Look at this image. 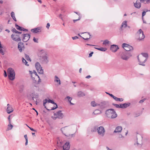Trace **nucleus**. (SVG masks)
<instances>
[{"instance_id": "f257e3e1", "label": "nucleus", "mask_w": 150, "mask_h": 150, "mask_svg": "<svg viewBox=\"0 0 150 150\" xmlns=\"http://www.w3.org/2000/svg\"><path fill=\"white\" fill-rule=\"evenodd\" d=\"M40 59L41 63L43 64H47L49 61L48 57L46 53L43 50H41L39 52Z\"/></svg>"}, {"instance_id": "f03ea898", "label": "nucleus", "mask_w": 150, "mask_h": 150, "mask_svg": "<svg viewBox=\"0 0 150 150\" xmlns=\"http://www.w3.org/2000/svg\"><path fill=\"white\" fill-rule=\"evenodd\" d=\"M36 88V86H33L31 87L30 89L31 91L30 96L32 97V99L35 102L37 105V100H38L39 96L37 93L35 94L34 93V91Z\"/></svg>"}, {"instance_id": "7ed1b4c3", "label": "nucleus", "mask_w": 150, "mask_h": 150, "mask_svg": "<svg viewBox=\"0 0 150 150\" xmlns=\"http://www.w3.org/2000/svg\"><path fill=\"white\" fill-rule=\"evenodd\" d=\"M8 77L11 80H14L15 78V74L13 69L10 68L8 69Z\"/></svg>"}, {"instance_id": "20e7f679", "label": "nucleus", "mask_w": 150, "mask_h": 150, "mask_svg": "<svg viewBox=\"0 0 150 150\" xmlns=\"http://www.w3.org/2000/svg\"><path fill=\"white\" fill-rule=\"evenodd\" d=\"M145 38L143 32L141 29H139L136 33V38L139 41L143 40Z\"/></svg>"}, {"instance_id": "39448f33", "label": "nucleus", "mask_w": 150, "mask_h": 150, "mask_svg": "<svg viewBox=\"0 0 150 150\" xmlns=\"http://www.w3.org/2000/svg\"><path fill=\"white\" fill-rule=\"evenodd\" d=\"M105 130L103 127H98L97 132L98 135L100 137H103L105 135Z\"/></svg>"}, {"instance_id": "423d86ee", "label": "nucleus", "mask_w": 150, "mask_h": 150, "mask_svg": "<svg viewBox=\"0 0 150 150\" xmlns=\"http://www.w3.org/2000/svg\"><path fill=\"white\" fill-rule=\"evenodd\" d=\"M137 57L138 59L139 62V64L143 66H145V64H144V63H145L146 61L147 58H145L141 56L139 57L138 56Z\"/></svg>"}, {"instance_id": "0eeeda50", "label": "nucleus", "mask_w": 150, "mask_h": 150, "mask_svg": "<svg viewBox=\"0 0 150 150\" xmlns=\"http://www.w3.org/2000/svg\"><path fill=\"white\" fill-rule=\"evenodd\" d=\"M35 67L38 72L40 74L43 73V70L41 67L40 64L38 62H37L35 64Z\"/></svg>"}, {"instance_id": "6e6552de", "label": "nucleus", "mask_w": 150, "mask_h": 150, "mask_svg": "<svg viewBox=\"0 0 150 150\" xmlns=\"http://www.w3.org/2000/svg\"><path fill=\"white\" fill-rule=\"evenodd\" d=\"M61 112L62 111L61 110H59L56 113H54V115L56 117H54L53 118V119L55 120L57 118H58L60 119L63 118L64 117V115Z\"/></svg>"}, {"instance_id": "1a4fd4ad", "label": "nucleus", "mask_w": 150, "mask_h": 150, "mask_svg": "<svg viewBox=\"0 0 150 150\" xmlns=\"http://www.w3.org/2000/svg\"><path fill=\"white\" fill-rule=\"evenodd\" d=\"M125 51L121 52H120V57L124 60H127L129 59V57L127 55Z\"/></svg>"}, {"instance_id": "9d476101", "label": "nucleus", "mask_w": 150, "mask_h": 150, "mask_svg": "<svg viewBox=\"0 0 150 150\" xmlns=\"http://www.w3.org/2000/svg\"><path fill=\"white\" fill-rule=\"evenodd\" d=\"M11 38L13 40L16 42H18L21 40V39L19 35L17 34H12L11 35Z\"/></svg>"}, {"instance_id": "9b49d317", "label": "nucleus", "mask_w": 150, "mask_h": 150, "mask_svg": "<svg viewBox=\"0 0 150 150\" xmlns=\"http://www.w3.org/2000/svg\"><path fill=\"white\" fill-rule=\"evenodd\" d=\"M114 112H115V110L114 109H110L107 110L106 111L105 113L107 117H110V115Z\"/></svg>"}, {"instance_id": "f8f14e48", "label": "nucleus", "mask_w": 150, "mask_h": 150, "mask_svg": "<svg viewBox=\"0 0 150 150\" xmlns=\"http://www.w3.org/2000/svg\"><path fill=\"white\" fill-rule=\"evenodd\" d=\"M107 102H103L98 104V106L102 110H103L107 106Z\"/></svg>"}, {"instance_id": "ddd939ff", "label": "nucleus", "mask_w": 150, "mask_h": 150, "mask_svg": "<svg viewBox=\"0 0 150 150\" xmlns=\"http://www.w3.org/2000/svg\"><path fill=\"white\" fill-rule=\"evenodd\" d=\"M22 35L23 37V40L24 42H27L30 38V35L28 34H22Z\"/></svg>"}, {"instance_id": "4468645a", "label": "nucleus", "mask_w": 150, "mask_h": 150, "mask_svg": "<svg viewBox=\"0 0 150 150\" xmlns=\"http://www.w3.org/2000/svg\"><path fill=\"white\" fill-rule=\"evenodd\" d=\"M119 49L118 46L115 45H113L111 46L110 50L113 52H116Z\"/></svg>"}, {"instance_id": "2eb2a0df", "label": "nucleus", "mask_w": 150, "mask_h": 150, "mask_svg": "<svg viewBox=\"0 0 150 150\" xmlns=\"http://www.w3.org/2000/svg\"><path fill=\"white\" fill-rule=\"evenodd\" d=\"M63 147L64 150H69L70 148L69 142H67L63 146Z\"/></svg>"}, {"instance_id": "dca6fc26", "label": "nucleus", "mask_w": 150, "mask_h": 150, "mask_svg": "<svg viewBox=\"0 0 150 150\" xmlns=\"http://www.w3.org/2000/svg\"><path fill=\"white\" fill-rule=\"evenodd\" d=\"M7 107L6 109V111L8 113L10 114L13 111V108L11 105L9 104L7 105Z\"/></svg>"}, {"instance_id": "f3484780", "label": "nucleus", "mask_w": 150, "mask_h": 150, "mask_svg": "<svg viewBox=\"0 0 150 150\" xmlns=\"http://www.w3.org/2000/svg\"><path fill=\"white\" fill-rule=\"evenodd\" d=\"M18 48L20 52H21L22 50L24 49V45L23 43L20 42L18 43Z\"/></svg>"}, {"instance_id": "a211bd4d", "label": "nucleus", "mask_w": 150, "mask_h": 150, "mask_svg": "<svg viewBox=\"0 0 150 150\" xmlns=\"http://www.w3.org/2000/svg\"><path fill=\"white\" fill-rule=\"evenodd\" d=\"M122 130V127L120 126L117 127L114 132V133L120 132Z\"/></svg>"}, {"instance_id": "6ab92c4d", "label": "nucleus", "mask_w": 150, "mask_h": 150, "mask_svg": "<svg viewBox=\"0 0 150 150\" xmlns=\"http://www.w3.org/2000/svg\"><path fill=\"white\" fill-rule=\"evenodd\" d=\"M31 31L33 33H37L40 32L41 30L39 28H37L31 29Z\"/></svg>"}, {"instance_id": "aec40b11", "label": "nucleus", "mask_w": 150, "mask_h": 150, "mask_svg": "<svg viewBox=\"0 0 150 150\" xmlns=\"http://www.w3.org/2000/svg\"><path fill=\"white\" fill-rule=\"evenodd\" d=\"M48 103H52V104H54L55 105V106H54V107H52L50 110H54L57 108V104L55 103L52 100H51L50 99H49Z\"/></svg>"}, {"instance_id": "412c9836", "label": "nucleus", "mask_w": 150, "mask_h": 150, "mask_svg": "<svg viewBox=\"0 0 150 150\" xmlns=\"http://www.w3.org/2000/svg\"><path fill=\"white\" fill-rule=\"evenodd\" d=\"M134 6L137 8H139L141 6V4L139 1H137L134 4Z\"/></svg>"}, {"instance_id": "4be33fe9", "label": "nucleus", "mask_w": 150, "mask_h": 150, "mask_svg": "<svg viewBox=\"0 0 150 150\" xmlns=\"http://www.w3.org/2000/svg\"><path fill=\"white\" fill-rule=\"evenodd\" d=\"M127 26V21H125L123 22L122 23L121 27L120 28V30H122V28H125Z\"/></svg>"}, {"instance_id": "5701e85b", "label": "nucleus", "mask_w": 150, "mask_h": 150, "mask_svg": "<svg viewBox=\"0 0 150 150\" xmlns=\"http://www.w3.org/2000/svg\"><path fill=\"white\" fill-rule=\"evenodd\" d=\"M122 47L125 50V48H127V47H129V48H130V49L131 48V49H132V47L128 44H126V43H123L122 44Z\"/></svg>"}, {"instance_id": "b1692460", "label": "nucleus", "mask_w": 150, "mask_h": 150, "mask_svg": "<svg viewBox=\"0 0 150 150\" xmlns=\"http://www.w3.org/2000/svg\"><path fill=\"white\" fill-rule=\"evenodd\" d=\"M24 89V86L23 85H21L19 87V91L20 93H22Z\"/></svg>"}, {"instance_id": "393cba45", "label": "nucleus", "mask_w": 150, "mask_h": 150, "mask_svg": "<svg viewBox=\"0 0 150 150\" xmlns=\"http://www.w3.org/2000/svg\"><path fill=\"white\" fill-rule=\"evenodd\" d=\"M54 78V81L58 83L60 85L61 82L57 76H55Z\"/></svg>"}, {"instance_id": "a878e982", "label": "nucleus", "mask_w": 150, "mask_h": 150, "mask_svg": "<svg viewBox=\"0 0 150 150\" xmlns=\"http://www.w3.org/2000/svg\"><path fill=\"white\" fill-rule=\"evenodd\" d=\"M94 48L98 50H100L102 51H105L107 49L105 48H103L102 47H94Z\"/></svg>"}, {"instance_id": "bb28decb", "label": "nucleus", "mask_w": 150, "mask_h": 150, "mask_svg": "<svg viewBox=\"0 0 150 150\" xmlns=\"http://www.w3.org/2000/svg\"><path fill=\"white\" fill-rule=\"evenodd\" d=\"M130 105V103H125L122 104V106H123V108H126L128 107Z\"/></svg>"}, {"instance_id": "cd10ccee", "label": "nucleus", "mask_w": 150, "mask_h": 150, "mask_svg": "<svg viewBox=\"0 0 150 150\" xmlns=\"http://www.w3.org/2000/svg\"><path fill=\"white\" fill-rule=\"evenodd\" d=\"M98 127L97 126H95L91 128V131L92 132H96L97 131Z\"/></svg>"}, {"instance_id": "c85d7f7f", "label": "nucleus", "mask_w": 150, "mask_h": 150, "mask_svg": "<svg viewBox=\"0 0 150 150\" xmlns=\"http://www.w3.org/2000/svg\"><path fill=\"white\" fill-rule=\"evenodd\" d=\"M102 113L101 111L98 110H96L93 113V114L94 115H97L101 113Z\"/></svg>"}, {"instance_id": "c756f323", "label": "nucleus", "mask_w": 150, "mask_h": 150, "mask_svg": "<svg viewBox=\"0 0 150 150\" xmlns=\"http://www.w3.org/2000/svg\"><path fill=\"white\" fill-rule=\"evenodd\" d=\"M77 95L79 97L83 96H85L84 93L82 91H79L77 93Z\"/></svg>"}, {"instance_id": "7c9ffc66", "label": "nucleus", "mask_w": 150, "mask_h": 150, "mask_svg": "<svg viewBox=\"0 0 150 150\" xmlns=\"http://www.w3.org/2000/svg\"><path fill=\"white\" fill-rule=\"evenodd\" d=\"M91 106L93 107H95L96 106H98V104L96 103L94 101H92L91 102Z\"/></svg>"}, {"instance_id": "2f4dec72", "label": "nucleus", "mask_w": 150, "mask_h": 150, "mask_svg": "<svg viewBox=\"0 0 150 150\" xmlns=\"http://www.w3.org/2000/svg\"><path fill=\"white\" fill-rule=\"evenodd\" d=\"M66 98L67 99L68 101H69V103H70L71 105H74V103H71V101L72 100V98H71L69 96H67L65 98V99H66Z\"/></svg>"}, {"instance_id": "473e14b6", "label": "nucleus", "mask_w": 150, "mask_h": 150, "mask_svg": "<svg viewBox=\"0 0 150 150\" xmlns=\"http://www.w3.org/2000/svg\"><path fill=\"white\" fill-rule=\"evenodd\" d=\"M8 122L9 124V126H11L12 128V127H13V126L11 124V116L10 115H9L8 117Z\"/></svg>"}, {"instance_id": "72a5a7b5", "label": "nucleus", "mask_w": 150, "mask_h": 150, "mask_svg": "<svg viewBox=\"0 0 150 150\" xmlns=\"http://www.w3.org/2000/svg\"><path fill=\"white\" fill-rule=\"evenodd\" d=\"M111 116V118H116L117 116V115L115 111V112H113Z\"/></svg>"}, {"instance_id": "f704fd0d", "label": "nucleus", "mask_w": 150, "mask_h": 150, "mask_svg": "<svg viewBox=\"0 0 150 150\" xmlns=\"http://www.w3.org/2000/svg\"><path fill=\"white\" fill-rule=\"evenodd\" d=\"M15 27L16 28L19 30L21 31L22 30V28L21 27L18 25L17 24H15Z\"/></svg>"}, {"instance_id": "c9c22d12", "label": "nucleus", "mask_w": 150, "mask_h": 150, "mask_svg": "<svg viewBox=\"0 0 150 150\" xmlns=\"http://www.w3.org/2000/svg\"><path fill=\"white\" fill-rule=\"evenodd\" d=\"M24 137L25 138V141H26L25 145H27L28 144V139L27 135V134L25 135L24 136Z\"/></svg>"}, {"instance_id": "e433bc0d", "label": "nucleus", "mask_w": 150, "mask_h": 150, "mask_svg": "<svg viewBox=\"0 0 150 150\" xmlns=\"http://www.w3.org/2000/svg\"><path fill=\"white\" fill-rule=\"evenodd\" d=\"M142 57H143L144 58L145 57V58H147L148 57V54L147 53H142Z\"/></svg>"}, {"instance_id": "4c0bfd02", "label": "nucleus", "mask_w": 150, "mask_h": 150, "mask_svg": "<svg viewBox=\"0 0 150 150\" xmlns=\"http://www.w3.org/2000/svg\"><path fill=\"white\" fill-rule=\"evenodd\" d=\"M22 62H23V63L24 64H25L27 66H28L29 65L28 64H27L28 63V62H27L26 61L24 58L23 57L22 58Z\"/></svg>"}, {"instance_id": "58836bf2", "label": "nucleus", "mask_w": 150, "mask_h": 150, "mask_svg": "<svg viewBox=\"0 0 150 150\" xmlns=\"http://www.w3.org/2000/svg\"><path fill=\"white\" fill-rule=\"evenodd\" d=\"M110 42L108 40H106L104 41L103 44L106 45L107 44H109Z\"/></svg>"}, {"instance_id": "ea45409f", "label": "nucleus", "mask_w": 150, "mask_h": 150, "mask_svg": "<svg viewBox=\"0 0 150 150\" xmlns=\"http://www.w3.org/2000/svg\"><path fill=\"white\" fill-rule=\"evenodd\" d=\"M25 58L27 60H29L30 61H31V60L29 56L26 54H25Z\"/></svg>"}, {"instance_id": "a19ab883", "label": "nucleus", "mask_w": 150, "mask_h": 150, "mask_svg": "<svg viewBox=\"0 0 150 150\" xmlns=\"http://www.w3.org/2000/svg\"><path fill=\"white\" fill-rule=\"evenodd\" d=\"M125 52L127 53V55L129 57V58L132 56V54L130 53L129 51H125Z\"/></svg>"}, {"instance_id": "79ce46f5", "label": "nucleus", "mask_w": 150, "mask_h": 150, "mask_svg": "<svg viewBox=\"0 0 150 150\" xmlns=\"http://www.w3.org/2000/svg\"><path fill=\"white\" fill-rule=\"evenodd\" d=\"M66 127H64L62 128L61 129V131H62V133L64 134L65 136H67V135H66V134H65L64 133V131L67 129H66Z\"/></svg>"}, {"instance_id": "37998d69", "label": "nucleus", "mask_w": 150, "mask_h": 150, "mask_svg": "<svg viewBox=\"0 0 150 150\" xmlns=\"http://www.w3.org/2000/svg\"><path fill=\"white\" fill-rule=\"evenodd\" d=\"M133 50V47H132V49H130V48H129V47H127L126 48H125V51H130L131 50Z\"/></svg>"}, {"instance_id": "c03bdc74", "label": "nucleus", "mask_w": 150, "mask_h": 150, "mask_svg": "<svg viewBox=\"0 0 150 150\" xmlns=\"http://www.w3.org/2000/svg\"><path fill=\"white\" fill-rule=\"evenodd\" d=\"M34 74H35V75L37 77H38V78H39L38 82H41V79H40L39 76L38 75V74H37V73L36 72H34Z\"/></svg>"}, {"instance_id": "a18cd8bd", "label": "nucleus", "mask_w": 150, "mask_h": 150, "mask_svg": "<svg viewBox=\"0 0 150 150\" xmlns=\"http://www.w3.org/2000/svg\"><path fill=\"white\" fill-rule=\"evenodd\" d=\"M13 127H12V128H11V127L9 126V124H8V127L7 129V130L8 131L9 130H10L12 129Z\"/></svg>"}, {"instance_id": "49530a36", "label": "nucleus", "mask_w": 150, "mask_h": 150, "mask_svg": "<svg viewBox=\"0 0 150 150\" xmlns=\"http://www.w3.org/2000/svg\"><path fill=\"white\" fill-rule=\"evenodd\" d=\"M88 33V34L89 35V37L88 38H82L85 40H88L91 38V35L90 34V33Z\"/></svg>"}, {"instance_id": "de8ad7c7", "label": "nucleus", "mask_w": 150, "mask_h": 150, "mask_svg": "<svg viewBox=\"0 0 150 150\" xmlns=\"http://www.w3.org/2000/svg\"><path fill=\"white\" fill-rule=\"evenodd\" d=\"M112 105L116 107V108H119V105L115 104V103H112Z\"/></svg>"}, {"instance_id": "09e8293b", "label": "nucleus", "mask_w": 150, "mask_h": 150, "mask_svg": "<svg viewBox=\"0 0 150 150\" xmlns=\"http://www.w3.org/2000/svg\"><path fill=\"white\" fill-rule=\"evenodd\" d=\"M11 15L12 18H13L15 17V13L13 12H12L11 13Z\"/></svg>"}, {"instance_id": "8fccbe9b", "label": "nucleus", "mask_w": 150, "mask_h": 150, "mask_svg": "<svg viewBox=\"0 0 150 150\" xmlns=\"http://www.w3.org/2000/svg\"><path fill=\"white\" fill-rule=\"evenodd\" d=\"M12 31L13 32L15 33L16 34L17 32V31L16 30V29L15 28H13L12 30Z\"/></svg>"}, {"instance_id": "3c124183", "label": "nucleus", "mask_w": 150, "mask_h": 150, "mask_svg": "<svg viewBox=\"0 0 150 150\" xmlns=\"http://www.w3.org/2000/svg\"><path fill=\"white\" fill-rule=\"evenodd\" d=\"M48 100H49V99L47 100L46 99H45V101L44 100V102H43V105H44V106H45V104L47 102H48Z\"/></svg>"}, {"instance_id": "603ef678", "label": "nucleus", "mask_w": 150, "mask_h": 150, "mask_svg": "<svg viewBox=\"0 0 150 150\" xmlns=\"http://www.w3.org/2000/svg\"><path fill=\"white\" fill-rule=\"evenodd\" d=\"M0 53L2 55H4V51L2 50L1 48L0 49Z\"/></svg>"}, {"instance_id": "864d4df0", "label": "nucleus", "mask_w": 150, "mask_h": 150, "mask_svg": "<svg viewBox=\"0 0 150 150\" xmlns=\"http://www.w3.org/2000/svg\"><path fill=\"white\" fill-rule=\"evenodd\" d=\"M38 39H36L35 37H34L33 38V40L35 42L38 43Z\"/></svg>"}, {"instance_id": "5fc2aeb1", "label": "nucleus", "mask_w": 150, "mask_h": 150, "mask_svg": "<svg viewBox=\"0 0 150 150\" xmlns=\"http://www.w3.org/2000/svg\"><path fill=\"white\" fill-rule=\"evenodd\" d=\"M3 26L1 24H0V33L2 31V29H3Z\"/></svg>"}, {"instance_id": "6e6d98bb", "label": "nucleus", "mask_w": 150, "mask_h": 150, "mask_svg": "<svg viewBox=\"0 0 150 150\" xmlns=\"http://www.w3.org/2000/svg\"><path fill=\"white\" fill-rule=\"evenodd\" d=\"M146 11H143L142 13V19H143V16H145L146 14Z\"/></svg>"}, {"instance_id": "4d7b16f0", "label": "nucleus", "mask_w": 150, "mask_h": 150, "mask_svg": "<svg viewBox=\"0 0 150 150\" xmlns=\"http://www.w3.org/2000/svg\"><path fill=\"white\" fill-rule=\"evenodd\" d=\"M80 85L81 86H85L86 85L83 82H81L80 84Z\"/></svg>"}, {"instance_id": "13d9d810", "label": "nucleus", "mask_w": 150, "mask_h": 150, "mask_svg": "<svg viewBox=\"0 0 150 150\" xmlns=\"http://www.w3.org/2000/svg\"><path fill=\"white\" fill-rule=\"evenodd\" d=\"M93 53V52H91V53H90L89 54V56H88V57H92V54Z\"/></svg>"}, {"instance_id": "bf43d9fd", "label": "nucleus", "mask_w": 150, "mask_h": 150, "mask_svg": "<svg viewBox=\"0 0 150 150\" xmlns=\"http://www.w3.org/2000/svg\"><path fill=\"white\" fill-rule=\"evenodd\" d=\"M123 100V99L122 98H118V101L120 102H122Z\"/></svg>"}, {"instance_id": "052dcab7", "label": "nucleus", "mask_w": 150, "mask_h": 150, "mask_svg": "<svg viewBox=\"0 0 150 150\" xmlns=\"http://www.w3.org/2000/svg\"><path fill=\"white\" fill-rule=\"evenodd\" d=\"M72 38L73 40H76L77 39H78V38L77 36H75L74 37H72Z\"/></svg>"}, {"instance_id": "680f3d73", "label": "nucleus", "mask_w": 150, "mask_h": 150, "mask_svg": "<svg viewBox=\"0 0 150 150\" xmlns=\"http://www.w3.org/2000/svg\"><path fill=\"white\" fill-rule=\"evenodd\" d=\"M113 98L116 101H118V98L114 96V97Z\"/></svg>"}, {"instance_id": "e2e57ef3", "label": "nucleus", "mask_w": 150, "mask_h": 150, "mask_svg": "<svg viewBox=\"0 0 150 150\" xmlns=\"http://www.w3.org/2000/svg\"><path fill=\"white\" fill-rule=\"evenodd\" d=\"M4 76L5 77H6L7 76L6 71L5 70H4Z\"/></svg>"}, {"instance_id": "0e129e2a", "label": "nucleus", "mask_w": 150, "mask_h": 150, "mask_svg": "<svg viewBox=\"0 0 150 150\" xmlns=\"http://www.w3.org/2000/svg\"><path fill=\"white\" fill-rule=\"evenodd\" d=\"M29 128L32 131H35V132H36V130L34 129L33 128H32L30 127H29Z\"/></svg>"}, {"instance_id": "69168bd1", "label": "nucleus", "mask_w": 150, "mask_h": 150, "mask_svg": "<svg viewBox=\"0 0 150 150\" xmlns=\"http://www.w3.org/2000/svg\"><path fill=\"white\" fill-rule=\"evenodd\" d=\"M50 26V23H48L47 24V25H46V27L48 29L49 28Z\"/></svg>"}, {"instance_id": "338daca9", "label": "nucleus", "mask_w": 150, "mask_h": 150, "mask_svg": "<svg viewBox=\"0 0 150 150\" xmlns=\"http://www.w3.org/2000/svg\"><path fill=\"white\" fill-rule=\"evenodd\" d=\"M80 19V18H79L77 19L74 20L73 22L74 23H75L77 21H78Z\"/></svg>"}, {"instance_id": "774afa93", "label": "nucleus", "mask_w": 150, "mask_h": 150, "mask_svg": "<svg viewBox=\"0 0 150 150\" xmlns=\"http://www.w3.org/2000/svg\"><path fill=\"white\" fill-rule=\"evenodd\" d=\"M144 99H142V100H141L139 101V103H142L143 102H144Z\"/></svg>"}]
</instances>
